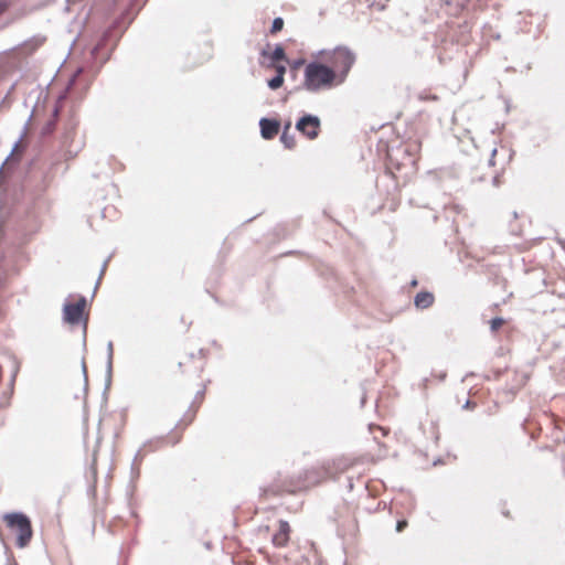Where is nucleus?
I'll return each mask as SVG.
<instances>
[{
    "mask_svg": "<svg viewBox=\"0 0 565 565\" xmlns=\"http://www.w3.org/2000/svg\"><path fill=\"white\" fill-rule=\"evenodd\" d=\"M355 55L345 46H338L332 51L321 53V61L307 64L303 74V86L310 92L329 89L341 85L352 65Z\"/></svg>",
    "mask_w": 565,
    "mask_h": 565,
    "instance_id": "obj_1",
    "label": "nucleus"
},
{
    "mask_svg": "<svg viewBox=\"0 0 565 565\" xmlns=\"http://www.w3.org/2000/svg\"><path fill=\"white\" fill-rule=\"evenodd\" d=\"M201 373L202 366L200 361L194 360L192 356L186 358L184 361H180L178 369L173 371L174 376H182L188 374L194 377L198 381V391L190 408L185 412L183 417L167 436L168 443L171 445H175L181 440L184 430L193 423L196 417V413L203 403L205 396V384L202 380Z\"/></svg>",
    "mask_w": 565,
    "mask_h": 565,
    "instance_id": "obj_2",
    "label": "nucleus"
},
{
    "mask_svg": "<svg viewBox=\"0 0 565 565\" xmlns=\"http://www.w3.org/2000/svg\"><path fill=\"white\" fill-rule=\"evenodd\" d=\"M352 466L353 461L347 458L334 459L320 468H313L305 471L303 480L298 481L297 484L289 488L287 491L289 493H296L298 491L307 490L311 487L318 486L329 478H335L339 473L345 472Z\"/></svg>",
    "mask_w": 565,
    "mask_h": 565,
    "instance_id": "obj_3",
    "label": "nucleus"
},
{
    "mask_svg": "<svg viewBox=\"0 0 565 565\" xmlns=\"http://www.w3.org/2000/svg\"><path fill=\"white\" fill-rule=\"evenodd\" d=\"M2 520L10 533L15 536V545L20 548L26 547L33 537L32 523L29 516L21 512H12L4 514Z\"/></svg>",
    "mask_w": 565,
    "mask_h": 565,
    "instance_id": "obj_4",
    "label": "nucleus"
},
{
    "mask_svg": "<svg viewBox=\"0 0 565 565\" xmlns=\"http://www.w3.org/2000/svg\"><path fill=\"white\" fill-rule=\"evenodd\" d=\"M86 305L87 302L84 297H81L74 303H66L63 309L64 320L71 324H78L83 319Z\"/></svg>",
    "mask_w": 565,
    "mask_h": 565,
    "instance_id": "obj_5",
    "label": "nucleus"
},
{
    "mask_svg": "<svg viewBox=\"0 0 565 565\" xmlns=\"http://www.w3.org/2000/svg\"><path fill=\"white\" fill-rule=\"evenodd\" d=\"M297 130L309 139H316L320 132V120L312 115H306L296 124Z\"/></svg>",
    "mask_w": 565,
    "mask_h": 565,
    "instance_id": "obj_6",
    "label": "nucleus"
},
{
    "mask_svg": "<svg viewBox=\"0 0 565 565\" xmlns=\"http://www.w3.org/2000/svg\"><path fill=\"white\" fill-rule=\"evenodd\" d=\"M420 149H422V142L419 140L409 139V140L405 141L402 147V150L407 154V158H406L407 161L403 162L402 164L403 166H406V164L415 166L419 158Z\"/></svg>",
    "mask_w": 565,
    "mask_h": 565,
    "instance_id": "obj_7",
    "label": "nucleus"
},
{
    "mask_svg": "<svg viewBox=\"0 0 565 565\" xmlns=\"http://www.w3.org/2000/svg\"><path fill=\"white\" fill-rule=\"evenodd\" d=\"M290 525L287 521L280 520L278 523V530L273 535L271 542L276 547H285L287 546L290 539Z\"/></svg>",
    "mask_w": 565,
    "mask_h": 565,
    "instance_id": "obj_8",
    "label": "nucleus"
},
{
    "mask_svg": "<svg viewBox=\"0 0 565 565\" xmlns=\"http://www.w3.org/2000/svg\"><path fill=\"white\" fill-rule=\"evenodd\" d=\"M259 126L262 137L267 140L275 138L280 129V124L276 119L262 118Z\"/></svg>",
    "mask_w": 565,
    "mask_h": 565,
    "instance_id": "obj_9",
    "label": "nucleus"
},
{
    "mask_svg": "<svg viewBox=\"0 0 565 565\" xmlns=\"http://www.w3.org/2000/svg\"><path fill=\"white\" fill-rule=\"evenodd\" d=\"M435 297L431 292L422 291L418 292L415 297V306L418 309H427L434 303Z\"/></svg>",
    "mask_w": 565,
    "mask_h": 565,
    "instance_id": "obj_10",
    "label": "nucleus"
},
{
    "mask_svg": "<svg viewBox=\"0 0 565 565\" xmlns=\"http://www.w3.org/2000/svg\"><path fill=\"white\" fill-rule=\"evenodd\" d=\"M465 143V152L467 154H471L473 149H478L479 146L476 143L475 137L471 135L470 130H466L463 135H461V145Z\"/></svg>",
    "mask_w": 565,
    "mask_h": 565,
    "instance_id": "obj_11",
    "label": "nucleus"
},
{
    "mask_svg": "<svg viewBox=\"0 0 565 565\" xmlns=\"http://www.w3.org/2000/svg\"><path fill=\"white\" fill-rule=\"evenodd\" d=\"M291 124L288 122L285 125L280 140L285 145L286 148L292 149L296 146V139L295 136L289 134Z\"/></svg>",
    "mask_w": 565,
    "mask_h": 565,
    "instance_id": "obj_12",
    "label": "nucleus"
},
{
    "mask_svg": "<svg viewBox=\"0 0 565 565\" xmlns=\"http://www.w3.org/2000/svg\"><path fill=\"white\" fill-rule=\"evenodd\" d=\"M270 60L273 63H277V62L286 60L285 50L281 45H277L275 47V50L273 51V53L270 55Z\"/></svg>",
    "mask_w": 565,
    "mask_h": 565,
    "instance_id": "obj_13",
    "label": "nucleus"
},
{
    "mask_svg": "<svg viewBox=\"0 0 565 565\" xmlns=\"http://www.w3.org/2000/svg\"><path fill=\"white\" fill-rule=\"evenodd\" d=\"M505 323V320L503 318L497 317L490 320V330L492 332H497L503 324Z\"/></svg>",
    "mask_w": 565,
    "mask_h": 565,
    "instance_id": "obj_14",
    "label": "nucleus"
},
{
    "mask_svg": "<svg viewBox=\"0 0 565 565\" xmlns=\"http://www.w3.org/2000/svg\"><path fill=\"white\" fill-rule=\"evenodd\" d=\"M284 81V77H281L280 75H276L274 78L268 81V86L271 89H278L282 86Z\"/></svg>",
    "mask_w": 565,
    "mask_h": 565,
    "instance_id": "obj_15",
    "label": "nucleus"
},
{
    "mask_svg": "<svg viewBox=\"0 0 565 565\" xmlns=\"http://www.w3.org/2000/svg\"><path fill=\"white\" fill-rule=\"evenodd\" d=\"M282 28H284V20L281 18H276L273 21V25H271L270 32L273 34H275V33L281 31Z\"/></svg>",
    "mask_w": 565,
    "mask_h": 565,
    "instance_id": "obj_16",
    "label": "nucleus"
},
{
    "mask_svg": "<svg viewBox=\"0 0 565 565\" xmlns=\"http://www.w3.org/2000/svg\"><path fill=\"white\" fill-rule=\"evenodd\" d=\"M408 525V522L406 520H398L396 523V531L398 533L403 532Z\"/></svg>",
    "mask_w": 565,
    "mask_h": 565,
    "instance_id": "obj_17",
    "label": "nucleus"
},
{
    "mask_svg": "<svg viewBox=\"0 0 565 565\" xmlns=\"http://www.w3.org/2000/svg\"><path fill=\"white\" fill-rule=\"evenodd\" d=\"M274 67H275V70H276L277 75H280L281 77H284V75H285V73H286V67H285V65L274 63Z\"/></svg>",
    "mask_w": 565,
    "mask_h": 565,
    "instance_id": "obj_18",
    "label": "nucleus"
},
{
    "mask_svg": "<svg viewBox=\"0 0 565 565\" xmlns=\"http://www.w3.org/2000/svg\"><path fill=\"white\" fill-rule=\"evenodd\" d=\"M488 152H490V153H491V156H492V157H494V156L497 154V149H495V148L488 149V150H487V153H488ZM488 163H489L490 166H495V162H494L493 158L489 159V160H488Z\"/></svg>",
    "mask_w": 565,
    "mask_h": 565,
    "instance_id": "obj_19",
    "label": "nucleus"
},
{
    "mask_svg": "<svg viewBox=\"0 0 565 565\" xmlns=\"http://www.w3.org/2000/svg\"><path fill=\"white\" fill-rule=\"evenodd\" d=\"M370 430L371 433H374V430H380L384 436L387 434V431L383 427L377 425H370Z\"/></svg>",
    "mask_w": 565,
    "mask_h": 565,
    "instance_id": "obj_20",
    "label": "nucleus"
},
{
    "mask_svg": "<svg viewBox=\"0 0 565 565\" xmlns=\"http://www.w3.org/2000/svg\"><path fill=\"white\" fill-rule=\"evenodd\" d=\"M525 382H526V376L522 375L520 381H519V384H518L516 388L522 387L525 384Z\"/></svg>",
    "mask_w": 565,
    "mask_h": 565,
    "instance_id": "obj_21",
    "label": "nucleus"
},
{
    "mask_svg": "<svg viewBox=\"0 0 565 565\" xmlns=\"http://www.w3.org/2000/svg\"><path fill=\"white\" fill-rule=\"evenodd\" d=\"M53 130V126L50 124L47 125V127L45 128V134H50L51 131Z\"/></svg>",
    "mask_w": 565,
    "mask_h": 565,
    "instance_id": "obj_22",
    "label": "nucleus"
},
{
    "mask_svg": "<svg viewBox=\"0 0 565 565\" xmlns=\"http://www.w3.org/2000/svg\"><path fill=\"white\" fill-rule=\"evenodd\" d=\"M388 158H390V160H391V161H393V160H394V152H393V151H392V152H388Z\"/></svg>",
    "mask_w": 565,
    "mask_h": 565,
    "instance_id": "obj_23",
    "label": "nucleus"
},
{
    "mask_svg": "<svg viewBox=\"0 0 565 565\" xmlns=\"http://www.w3.org/2000/svg\"><path fill=\"white\" fill-rule=\"evenodd\" d=\"M466 407H467V408L472 407V406H471V403H470V402H467Z\"/></svg>",
    "mask_w": 565,
    "mask_h": 565,
    "instance_id": "obj_24",
    "label": "nucleus"
},
{
    "mask_svg": "<svg viewBox=\"0 0 565 565\" xmlns=\"http://www.w3.org/2000/svg\"><path fill=\"white\" fill-rule=\"evenodd\" d=\"M483 147V143H480L479 148L478 149H475L476 151H479V149Z\"/></svg>",
    "mask_w": 565,
    "mask_h": 565,
    "instance_id": "obj_25",
    "label": "nucleus"
}]
</instances>
